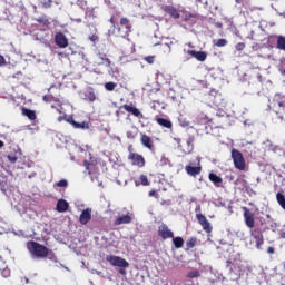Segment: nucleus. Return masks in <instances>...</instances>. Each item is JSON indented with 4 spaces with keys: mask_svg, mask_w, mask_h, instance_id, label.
Masks as SVG:
<instances>
[{
    "mask_svg": "<svg viewBox=\"0 0 285 285\" xmlns=\"http://www.w3.org/2000/svg\"><path fill=\"white\" fill-rule=\"evenodd\" d=\"M244 217H245L246 226H248V228H254L255 227V217H253V213H250L249 210H246L244 213Z\"/></svg>",
    "mask_w": 285,
    "mask_h": 285,
    "instance_id": "13",
    "label": "nucleus"
},
{
    "mask_svg": "<svg viewBox=\"0 0 285 285\" xmlns=\"http://www.w3.org/2000/svg\"><path fill=\"white\" fill-rule=\"evenodd\" d=\"M173 238V244L175 248H183L184 247V238L181 237H171Z\"/></svg>",
    "mask_w": 285,
    "mask_h": 285,
    "instance_id": "25",
    "label": "nucleus"
},
{
    "mask_svg": "<svg viewBox=\"0 0 285 285\" xmlns=\"http://www.w3.org/2000/svg\"><path fill=\"white\" fill-rule=\"evenodd\" d=\"M158 235L163 237V239H170L175 237V234L168 229V226L161 225L158 229Z\"/></svg>",
    "mask_w": 285,
    "mask_h": 285,
    "instance_id": "9",
    "label": "nucleus"
},
{
    "mask_svg": "<svg viewBox=\"0 0 285 285\" xmlns=\"http://www.w3.org/2000/svg\"><path fill=\"white\" fill-rule=\"evenodd\" d=\"M197 16L193 13H186L185 14V21H190V19H195Z\"/></svg>",
    "mask_w": 285,
    "mask_h": 285,
    "instance_id": "41",
    "label": "nucleus"
},
{
    "mask_svg": "<svg viewBox=\"0 0 285 285\" xmlns=\"http://www.w3.org/2000/svg\"><path fill=\"white\" fill-rule=\"evenodd\" d=\"M135 184H136V186H139V181L136 180Z\"/></svg>",
    "mask_w": 285,
    "mask_h": 285,
    "instance_id": "64",
    "label": "nucleus"
},
{
    "mask_svg": "<svg viewBox=\"0 0 285 285\" xmlns=\"http://www.w3.org/2000/svg\"><path fill=\"white\" fill-rule=\"evenodd\" d=\"M276 199H277L279 206L285 210V196L282 193H278L276 195Z\"/></svg>",
    "mask_w": 285,
    "mask_h": 285,
    "instance_id": "27",
    "label": "nucleus"
},
{
    "mask_svg": "<svg viewBox=\"0 0 285 285\" xmlns=\"http://www.w3.org/2000/svg\"><path fill=\"white\" fill-rule=\"evenodd\" d=\"M99 58H100L102 61H105V62L107 63V66H110V59L104 58V57H101V56H99Z\"/></svg>",
    "mask_w": 285,
    "mask_h": 285,
    "instance_id": "46",
    "label": "nucleus"
},
{
    "mask_svg": "<svg viewBox=\"0 0 285 285\" xmlns=\"http://www.w3.org/2000/svg\"><path fill=\"white\" fill-rule=\"evenodd\" d=\"M228 40L227 39H218L215 43L218 48H224V46H227Z\"/></svg>",
    "mask_w": 285,
    "mask_h": 285,
    "instance_id": "33",
    "label": "nucleus"
},
{
    "mask_svg": "<svg viewBox=\"0 0 285 285\" xmlns=\"http://www.w3.org/2000/svg\"><path fill=\"white\" fill-rule=\"evenodd\" d=\"M76 21H77V23H81V19H77Z\"/></svg>",
    "mask_w": 285,
    "mask_h": 285,
    "instance_id": "62",
    "label": "nucleus"
},
{
    "mask_svg": "<svg viewBox=\"0 0 285 285\" xmlns=\"http://www.w3.org/2000/svg\"><path fill=\"white\" fill-rule=\"evenodd\" d=\"M49 259H51L52 262H57V256L53 254H50Z\"/></svg>",
    "mask_w": 285,
    "mask_h": 285,
    "instance_id": "47",
    "label": "nucleus"
},
{
    "mask_svg": "<svg viewBox=\"0 0 285 285\" xmlns=\"http://www.w3.org/2000/svg\"><path fill=\"white\" fill-rule=\"evenodd\" d=\"M165 12H167V14H170V17H174V19H179V11H177L175 7H165Z\"/></svg>",
    "mask_w": 285,
    "mask_h": 285,
    "instance_id": "18",
    "label": "nucleus"
},
{
    "mask_svg": "<svg viewBox=\"0 0 285 285\" xmlns=\"http://www.w3.org/2000/svg\"><path fill=\"white\" fill-rule=\"evenodd\" d=\"M184 52H187V55H190V57H194V59H197V61H204L207 59L208 55L205 51H195V50H184Z\"/></svg>",
    "mask_w": 285,
    "mask_h": 285,
    "instance_id": "10",
    "label": "nucleus"
},
{
    "mask_svg": "<svg viewBox=\"0 0 285 285\" xmlns=\"http://www.w3.org/2000/svg\"><path fill=\"white\" fill-rule=\"evenodd\" d=\"M276 48L285 52V37L276 36Z\"/></svg>",
    "mask_w": 285,
    "mask_h": 285,
    "instance_id": "19",
    "label": "nucleus"
},
{
    "mask_svg": "<svg viewBox=\"0 0 285 285\" xmlns=\"http://www.w3.org/2000/svg\"><path fill=\"white\" fill-rule=\"evenodd\" d=\"M193 141H195L193 138H188L187 139V141H186V144H187V154H189V153H193Z\"/></svg>",
    "mask_w": 285,
    "mask_h": 285,
    "instance_id": "32",
    "label": "nucleus"
},
{
    "mask_svg": "<svg viewBox=\"0 0 285 285\" xmlns=\"http://www.w3.org/2000/svg\"><path fill=\"white\" fill-rule=\"evenodd\" d=\"M0 148H3V141L0 140Z\"/></svg>",
    "mask_w": 285,
    "mask_h": 285,
    "instance_id": "59",
    "label": "nucleus"
},
{
    "mask_svg": "<svg viewBox=\"0 0 285 285\" xmlns=\"http://www.w3.org/2000/svg\"><path fill=\"white\" fill-rule=\"evenodd\" d=\"M56 186H58V188H68V180L62 179V180L56 183Z\"/></svg>",
    "mask_w": 285,
    "mask_h": 285,
    "instance_id": "35",
    "label": "nucleus"
},
{
    "mask_svg": "<svg viewBox=\"0 0 285 285\" xmlns=\"http://www.w3.org/2000/svg\"><path fill=\"white\" fill-rule=\"evenodd\" d=\"M264 146H265L266 150H272V153H277L279 150V146L273 145V142L269 139H267L264 142Z\"/></svg>",
    "mask_w": 285,
    "mask_h": 285,
    "instance_id": "20",
    "label": "nucleus"
},
{
    "mask_svg": "<svg viewBox=\"0 0 285 285\" xmlns=\"http://www.w3.org/2000/svg\"><path fill=\"white\" fill-rule=\"evenodd\" d=\"M281 237L285 239V232H281Z\"/></svg>",
    "mask_w": 285,
    "mask_h": 285,
    "instance_id": "56",
    "label": "nucleus"
},
{
    "mask_svg": "<svg viewBox=\"0 0 285 285\" xmlns=\"http://www.w3.org/2000/svg\"><path fill=\"white\" fill-rule=\"evenodd\" d=\"M140 181H141V185L142 186H149V181H148V176H146V175H141L140 176Z\"/></svg>",
    "mask_w": 285,
    "mask_h": 285,
    "instance_id": "36",
    "label": "nucleus"
},
{
    "mask_svg": "<svg viewBox=\"0 0 285 285\" xmlns=\"http://www.w3.org/2000/svg\"><path fill=\"white\" fill-rule=\"evenodd\" d=\"M69 206L70 205L65 199H60L57 203L56 210H58V213H66V210H68Z\"/></svg>",
    "mask_w": 285,
    "mask_h": 285,
    "instance_id": "16",
    "label": "nucleus"
},
{
    "mask_svg": "<svg viewBox=\"0 0 285 285\" xmlns=\"http://www.w3.org/2000/svg\"><path fill=\"white\" fill-rule=\"evenodd\" d=\"M134 216L132 215H122L119 216L116 220H115V226H121L124 224H130L132 222Z\"/></svg>",
    "mask_w": 285,
    "mask_h": 285,
    "instance_id": "12",
    "label": "nucleus"
},
{
    "mask_svg": "<svg viewBox=\"0 0 285 285\" xmlns=\"http://www.w3.org/2000/svg\"><path fill=\"white\" fill-rule=\"evenodd\" d=\"M232 158L234 161L235 168L238 170H244L246 168V161L244 160V156L237 149L232 150Z\"/></svg>",
    "mask_w": 285,
    "mask_h": 285,
    "instance_id": "2",
    "label": "nucleus"
},
{
    "mask_svg": "<svg viewBox=\"0 0 285 285\" xmlns=\"http://www.w3.org/2000/svg\"><path fill=\"white\" fill-rule=\"evenodd\" d=\"M187 277L190 279H195L196 277H199V271L195 269L188 273Z\"/></svg>",
    "mask_w": 285,
    "mask_h": 285,
    "instance_id": "34",
    "label": "nucleus"
},
{
    "mask_svg": "<svg viewBox=\"0 0 285 285\" xmlns=\"http://www.w3.org/2000/svg\"><path fill=\"white\" fill-rule=\"evenodd\" d=\"M90 219H92V209L91 208L83 209L79 217L80 224H82V226H86V224H88Z\"/></svg>",
    "mask_w": 285,
    "mask_h": 285,
    "instance_id": "7",
    "label": "nucleus"
},
{
    "mask_svg": "<svg viewBox=\"0 0 285 285\" xmlns=\"http://www.w3.org/2000/svg\"><path fill=\"white\" fill-rule=\"evenodd\" d=\"M19 157H21V153L17 151L14 155H8L7 159L11 163V164H17V159H19Z\"/></svg>",
    "mask_w": 285,
    "mask_h": 285,
    "instance_id": "26",
    "label": "nucleus"
},
{
    "mask_svg": "<svg viewBox=\"0 0 285 285\" xmlns=\"http://www.w3.org/2000/svg\"><path fill=\"white\" fill-rule=\"evenodd\" d=\"M3 277H10V269H4L2 272Z\"/></svg>",
    "mask_w": 285,
    "mask_h": 285,
    "instance_id": "45",
    "label": "nucleus"
},
{
    "mask_svg": "<svg viewBox=\"0 0 285 285\" xmlns=\"http://www.w3.org/2000/svg\"><path fill=\"white\" fill-rule=\"evenodd\" d=\"M119 273H120L121 275H126V269L120 268V269H119Z\"/></svg>",
    "mask_w": 285,
    "mask_h": 285,
    "instance_id": "52",
    "label": "nucleus"
},
{
    "mask_svg": "<svg viewBox=\"0 0 285 285\" xmlns=\"http://www.w3.org/2000/svg\"><path fill=\"white\" fill-rule=\"evenodd\" d=\"M274 101L279 108H284L285 97L282 94H276L274 96Z\"/></svg>",
    "mask_w": 285,
    "mask_h": 285,
    "instance_id": "22",
    "label": "nucleus"
},
{
    "mask_svg": "<svg viewBox=\"0 0 285 285\" xmlns=\"http://www.w3.org/2000/svg\"><path fill=\"white\" fill-rule=\"evenodd\" d=\"M89 39H90V41H96L97 40V36H91Z\"/></svg>",
    "mask_w": 285,
    "mask_h": 285,
    "instance_id": "53",
    "label": "nucleus"
},
{
    "mask_svg": "<svg viewBox=\"0 0 285 285\" xmlns=\"http://www.w3.org/2000/svg\"><path fill=\"white\" fill-rule=\"evenodd\" d=\"M267 253H268L269 255H273V253H275V248L268 247V248H267Z\"/></svg>",
    "mask_w": 285,
    "mask_h": 285,
    "instance_id": "48",
    "label": "nucleus"
},
{
    "mask_svg": "<svg viewBox=\"0 0 285 285\" xmlns=\"http://www.w3.org/2000/svg\"><path fill=\"white\" fill-rule=\"evenodd\" d=\"M196 218L198 220V224L203 227V230L205 233H212L213 232V226H210V222H208V218L204 216V214H197Z\"/></svg>",
    "mask_w": 285,
    "mask_h": 285,
    "instance_id": "5",
    "label": "nucleus"
},
{
    "mask_svg": "<svg viewBox=\"0 0 285 285\" xmlns=\"http://www.w3.org/2000/svg\"><path fill=\"white\" fill-rule=\"evenodd\" d=\"M26 284H30V279L29 278H26Z\"/></svg>",
    "mask_w": 285,
    "mask_h": 285,
    "instance_id": "60",
    "label": "nucleus"
},
{
    "mask_svg": "<svg viewBox=\"0 0 285 285\" xmlns=\"http://www.w3.org/2000/svg\"><path fill=\"white\" fill-rule=\"evenodd\" d=\"M51 6H52V0H46L43 2V8H51Z\"/></svg>",
    "mask_w": 285,
    "mask_h": 285,
    "instance_id": "43",
    "label": "nucleus"
},
{
    "mask_svg": "<svg viewBox=\"0 0 285 285\" xmlns=\"http://www.w3.org/2000/svg\"><path fill=\"white\" fill-rule=\"evenodd\" d=\"M59 55H60L61 57H68V55H70V53L60 52Z\"/></svg>",
    "mask_w": 285,
    "mask_h": 285,
    "instance_id": "55",
    "label": "nucleus"
},
{
    "mask_svg": "<svg viewBox=\"0 0 285 285\" xmlns=\"http://www.w3.org/2000/svg\"><path fill=\"white\" fill-rule=\"evenodd\" d=\"M91 273H92L94 275H95V273H96L97 275H101V272H99V271H97V269H92Z\"/></svg>",
    "mask_w": 285,
    "mask_h": 285,
    "instance_id": "51",
    "label": "nucleus"
},
{
    "mask_svg": "<svg viewBox=\"0 0 285 285\" xmlns=\"http://www.w3.org/2000/svg\"><path fill=\"white\" fill-rule=\"evenodd\" d=\"M244 48H246V45L244 42H239L236 45V50H238L239 52H242V50H244Z\"/></svg>",
    "mask_w": 285,
    "mask_h": 285,
    "instance_id": "39",
    "label": "nucleus"
},
{
    "mask_svg": "<svg viewBox=\"0 0 285 285\" xmlns=\"http://www.w3.org/2000/svg\"><path fill=\"white\" fill-rule=\"evenodd\" d=\"M128 159H130L132 166H138V168H144V166H146V160L144 159V156L139 154L130 153Z\"/></svg>",
    "mask_w": 285,
    "mask_h": 285,
    "instance_id": "4",
    "label": "nucleus"
},
{
    "mask_svg": "<svg viewBox=\"0 0 285 285\" xmlns=\"http://www.w3.org/2000/svg\"><path fill=\"white\" fill-rule=\"evenodd\" d=\"M27 248L28 250L31 253V255H33L35 257H48L49 255V250L48 247L37 243V242H29L27 244Z\"/></svg>",
    "mask_w": 285,
    "mask_h": 285,
    "instance_id": "1",
    "label": "nucleus"
},
{
    "mask_svg": "<svg viewBox=\"0 0 285 285\" xmlns=\"http://www.w3.org/2000/svg\"><path fill=\"white\" fill-rule=\"evenodd\" d=\"M85 166H86L87 170H90V163H88V160H85Z\"/></svg>",
    "mask_w": 285,
    "mask_h": 285,
    "instance_id": "50",
    "label": "nucleus"
},
{
    "mask_svg": "<svg viewBox=\"0 0 285 285\" xmlns=\"http://www.w3.org/2000/svg\"><path fill=\"white\" fill-rule=\"evenodd\" d=\"M52 99H55V97L51 95L43 96V101H52Z\"/></svg>",
    "mask_w": 285,
    "mask_h": 285,
    "instance_id": "44",
    "label": "nucleus"
},
{
    "mask_svg": "<svg viewBox=\"0 0 285 285\" xmlns=\"http://www.w3.org/2000/svg\"><path fill=\"white\" fill-rule=\"evenodd\" d=\"M22 115H24V117H28V119H30L31 121H35V119H37V114L30 109H22Z\"/></svg>",
    "mask_w": 285,
    "mask_h": 285,
    "instance_id": "23",
    "label": "nucleus"
},
{
    "mask_svg": "<svg viewBox=\"0 0 285 285\" xmlns=\"http://www.w3.org/2000/svg\"><path fill=\"white\" fill-rule=\"evenodd\" d=\"M236 3H244V0H236Z\"/></svg>",
    "mask_w": 285,
    "mask_h": 285,
    "instance_id": "57",
    "label": "nucleus"
},
{
    "mask_svg": "<svg viewBox=\"0 0 285 285\" xmlns=\"http://www.w3.org/2000/svg\"><path fill=\"white\" fill-rule=\"evenodd\" d=\"M137 137V132L135 131H127V139H135Z\"/></svg>",
    "mask_w": 285,
    "mask_h": 285,
    "instance_id": "40",
    "label": "nucleus"
},
{
    "mask_svg": "<svg viewBox=\"0 0 285 285\" xmlns=\"http://www.w3.org/2000/svg\"><path fill=\"white\" fill-rule=\"evenodd\" d=\"M209 180L215 185L222 184V177L217 176L216 174H209Z\"/></svg>",
    "mask_w": 285,
    "mask_h": 285,
    "instance_id": "28",
    "label": "nucleus"
},
{
    "mask_svg": "<svg viewBox=\"0 0 285 285\" xmlns=\"http://www.w3.org/2000/svg\"><path fill=\"white\" fill-rule=\"evenodd\" d=\"M147 63H155V56H147L144 58Z\"/></svg>",
    "mask_w": 285,
    "mask_h": 285,
    "instance_id": "38",
    "label": "nucleus"
},
{
    "mask_svg": "<svg viewBox=\"0 0 285 285\" xmlns=\"http://www.w3.org/2000/svg\"><path fill=\"white\" fill-rule=\"evenodd\" d=\"M179 126H181L183 128H188V126H190V124L188 121H186V119L184 118H179Z\"/></svg>",
    "mask_w": 285,
    "mask_h": 285,
    "instance_id": "37",
    "label": "nucleus"
},
{
    "mask_svg": "<svg viewBox=\"0 0 285 285\" xmlns=\"http://www.w3.org/2000/svg\"><path fill=\"white\" fill-rule=\"evenodd\" d=\"M56 45L59 48H68V38L61 32L56 33L55 36Z\"/></svg>",
    "mask_w": 285,
    "mask_h": 285,
    "instance_id": "8",
    "label": "nucleus"
},
{
    "mask_svg": "<svg viewBox=\"0 0 285 285\" xmlns=\"http://www.w3.org/2000/svg\"><path fill=\"white\" fill-rule=\"evenodd\" d=\"M85 101H95V99H97V96H95V94L90 90H87L83 92V97Z\"/></svg>",
    "mask_w": 285,
    "mask_h": 285,
    "instance_id": "24",
    "label": "nucleus"
},
{
    "mask_svg": "<svg viewBox=\"0 0 285 285\" xmlns=\"http://www.w3.org/2000/svg\"><path fill=\"white\" fill-rule=\"evenodd\" d=\"M271 228H277V223H272Z\"/></svg>",
    "mask_w": 285,
    "mask_h": 285,
    "instance_id": "54",
    "label": "nucleus"
},
{
    "mask_svg": "<svg viewBox=\"0 0 285 285\" xmlns=\"http://www.w3.org/2000/svg\"><path fill=\"white\" fill-rule=\"evenodd\" d=\"M157 124L163 126V128H173V122L165 118H156Z\"/></svg>",
    "mask_w": 285,
    "mask_h": 285,
    "instance_id": "21",
    "label": "nucleus"
},
{
    "mask_svg": "<svg viewBox=\"0 0 285 285\" xmlns=\"http://www.w3.org/2000/svg\"><path fill=\"white\" fill-rule=\"evenodd\" d=\"M70 124L73 126V128H78L80 130H88V128H90V125L87 121L77 122L71 119Z\"/></svg>",
    "mask_w": 285,
    "mask_h": 285,
    "instance_id": "17",
    "label": "nucleus"
},
{
    "mask_svg": "<svg viewBox=\"0 0 285 285\" xmlns=\"http://www.w3.org/2000/svg\"><path fill=\"white\" fill-rule=\"evenodd\" d=\"M252 244H256V248L258 250L262 248V245L264 244V236L262 235V232L257 229L252 230Z\"/></svg>",
    "mask_w": 285,
    "mask_h": 285,
    "instance_id": "6",
    "label": "nucleus"
},
{
    "mask_svg": "<svg viewBox=\"0 0 285 285\" xmlns=\"http://www.w3.org/2000/svg\"><path fill=\"white\" fill-rule=\"evenodd\" d=\"M122 108L127 112H130L131 115H134V117H137L138 119H144V114H141V111H139V109H137L132 105H124Z\"/></svg>",
    "mask_w": 285,
    "mask_h": 285,
    "instance_id": "11",
    "label": "nucleus"
},
{
    "mask_svg": "<svg viewBox=\"0 0 285 285\" xmlns=\"http://www.w3.org/2000/svg\"><path fill=\"white\" fill-rule=\"evenodd\" d=\"M237 282L239 285H248V282L246 279L244 281L242 276L238 277Z\"/></svg>",
    "mask_w": 285,
    "mask_h": 285,
    "instance_id": "42",
    "label": "nucleus"
},
{
    "mask_svg": "<svg viewBox=\"0 0 285 285\" xmlns=\"http://www.w3.org/2000/svg\"><path fill=\"white\" fill-rule=\"evenodd\" d=\"M116 117H119V111H116Z\"/></svg>",
    "mask_w": 285,
    "mask_h": 285,
    "instance_id": "63",
    "label": "nucleus"
},
{
    "mask_svg": "<svg viewBox=\"0 0 285 285\" xmlns=\"http://www.w3.org/2000/svg\"><path fill=\"white\" fill-rule=\"evenodd\" d=\"M185 170L187 173V175H189L190 177H197V175H199V173H202V167H193L191 165H187L185 167Z\"/></svg>",
    "mask_w": 285,
    "mask_h": 285,
    "instance_id": "14",
    "label": "nucleus"
},
{
    "mask_svg": "<svg viewBox=\"0 0 285 285\" xmlns=\"http://www.w3.org/2000/svg\"><path fill=\"white\" fill-rule=\"evenodd\" d=\"M196 244H197V238L195 237H191L186 242L187 248H195Z\"/></svg>",
    "mask_w": 285,
    "mask_h": 285,
    "instance_id": "30",
    "label": "nucleus"
},
{
    "mask_svg": "<svg viewBox=\"0 0 285 285\" xmlns=\"http://www.w3.org/2000/svg\"><path fill=\"white\" fill-rule=\"evenodd\" d=\"M120 26H125L126 28V32H130V20H128V18H121L120 20Z\"/></svg>",
    "mask_w": 285,
    "mask_h": 285,
    "instance_id": "29",
    "label": "nucleus"
},
{
    "mask_svg": "<svg viewBox=\"0 0 285 285\" xmlns=\"http://www.w3.org/2000/svg\"><path fill=\"white\" fill-rule=\"evenodd\" d=\"M196 159H197L198 164H199V161H202V158H199V157H197Z\"/></svg>",
    "mask_w": 285,
    "mask_h": 285,
    "instance_id": "61",
    "label": "nucleus"
},
{
    "mask_svg": "<svg viewBox=\"0 0 285 285\" xmlns=\"http://www.w3.org/2000/svg\"><path fill=\"white\" fill-rule=\"evenodd\" d=\"M105 88L109 91L112 92V90H115L117 88V83L115 82H106L105 83Z\"/></svg>",
    "mask_w": 285,
    "mask_h": 285,
    "instance_id": "31",
    "label": "nucleus"
},
{
    "mask_svg": "<svg viewBox=\"0 0 285 285\" xmlns=\"http://www.w3.org/2000/svg\"><path fill=\"white\" fill-rule=\"evenodd\" d=\"M6 63V58L3 56H0V66H3Z\"/></svg>",
    "mask_w": 285,
    "mask_h": 285,
    "instance_id": "49",
    "label": "nucleus"
},
{
    "mask_svg": "<svg viewBox=\"0 0 285 285\" xmlns=\"http://www.w3.org/2000/svg\"><path fill=\"white\" fill-rule=\"evenodd\" d=\"M140 141L145 148L153 150V139L148 135L144 134L140 138Z\"/></svg>",
    "mask_w": 285,
    "mask_h": 285,
    "instance_id": "15",
    "label": "nucleus"
},
{
    "mask_svg": "<svg viewBox=\"0 0 285 285\" xmlns=\"http://www.w3.org/2000/svg\"><path fill=\"white\" fill-rule=\"evenodd\" d=\"M106 259L107 262H109V264H111V266H118L119 268H128V266H130L128 261L119 256L111 255V256H107Z\"/></svg>",
    "mask_w": 285,
    "mask_h": 285,
    "instance_id": "3",
    "label": "nucleus"
},
{
    "mask_svg": "<svg viewBox=\"0 0 285 285\" xmlns=\"http://www.w3.org/2000/svg\"><path fill=\"white\" fill-rule=\"evenodd\" d=\"M155 195V191L149 193V197H153Z\"/></svg>",
    "mask_w": 285,
    "mask_h": 285,
    "instance_id": "58",
    "label": "nucleus"
}]
</instances>
